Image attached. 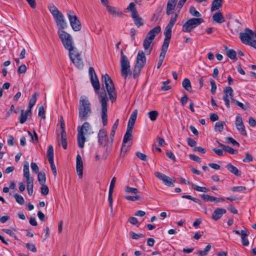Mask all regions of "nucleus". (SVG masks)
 Masks as SVG:
<instances>
[{
    "label": "nucleus",
    "mask_w": 256,
    "mask_h": 256,
    "mask_svg": "<svg viewBox=\"0 0 256 256\" xmlns=\"http://www.w3.org/2000/svg\"><path fill=\"white\" fill-rule=\"evenodd\" d=\"M131 17L133 19L134 24L138 28H139L140 26L144 25V20L138 14L133 15V16H131Z\"/></svg>",
    "instance_id": "b1692460"
},
{
    "label": "nucleus",
    "mask_w": 256,
    "mask_h": 256,
    "mask_svg": "<svg viewBox=\"0 0 256 256\" xmlns=\"http://www.w3.org/2000/svg\"><path fill=\"white\" fill-rule=\"evenodd\" d=\"M183 88L188 92L192 91V85L190 80L188 78H184L182 82Z\"/></svg>",
    "instance_id": "bb28decb"
},
{
    "label": "nucleus",
    "mask_w": 256,
    "mask_h": 256,
    "mask_svg": "<svg viewBox=\"0 0 256 256\" xmlns=\"http://www.w3.org/2000/svg\"><path fill=\"white\" fill-rule=\"evenodd\" d=\"M204 22V20L201 18H191L183 24L182 31L184 32H190Z\"/></svg>",
    "instance_id": "9d476101"
},
{
    "label": "nucleus",
    "mask_w": 256,
    "mask_h": 256,
    "mask_svg": "<svg viewBox=\"0 0 256 256\" xmlns=\"http://www.w3.org/2000/svg\"><path fill=\"white\" fill-rule=\"evenodd\" d=\"M148 115L150 120L152 121H154L158 118V112L156 110L150 111L148 112Z\"/></svg>",
    "instance_id": "79ce46f5"
},
{
    "label": "nucleus",
    "mask_w": 256,
    "mask_h": 256,
    "mask_svg": "<svg viewBox=\"0 0 256 256\" xmlns=\"http://www.w3.org/2000/svg\"><path fill=\"white\" fill-rule=\"evenodd\" d=\"M69 56L71 60L78 68H82L83 66V63L80 54L76 50H74L69 52Z\"/></svg>",
    "instance_id": "4468645a"
},
{
    "label": "nucleus",
    "mask_w": 256,
    "mask_h": 256,
    "mask_svg": "<svg viewBox=\"0 0 256 256\" xmlns=\"http://www.w3.org/2000/svg\"><path fill=\"white\" fill-rule=\"evenodd\" d=\"M136 156L137 157L142 160H146V156L145 154H144L140 152H136Z\"/></svg>",
    "instance_id": "338daca9"
},
{
    "label": "nucleus",
    "mask_w": 256,
    "mask_h": 256,
    "mask_svg": "<svg viewBox=\"0 0 256 256\" xmlns=\"http://www.w3.org/2000/svg\"><path fill=\"white\" fill-rule=\"evenodd\" d=\"M61 143L62 148L66 150L67 148L66 134L65 130L61 132Z\"/></svg>",
    "instance_id": "cd10ccee"
},
{
    "label": "nucleus",
    "mask_w": 256,
    "mask_h": 256,
    "mask_svg": "<svg viewBox=\"0 0 256 256\" xmlns=\"http://www.w3.org/2000/svg\"><path fill=\"white\" fill-rule=\"evenodd\" d=\"M176 5V3L170 2V1H168L166 10V13L168 15H170L173 13L172 10L174 9Z\"/></svg>",
    "instance_id": "7c9ffc66"
},
{
    "label": "nucleus",
    "mask_w": 256,
    "mask_h": 256,
    "mask_svg": "<svg viewBox=\"0 0 256 256\" xmlns=\"http://www.w3.org/2000/svg\"><path fill=\"white\" fill-rule=\"evenodd\" d=\"M222 0H214L211 6V11L214 12L218 10L222 6Z\"/></svg>",
    "instance_id": "393cba45"
},
{
    "label": "nucleus",
    "mask_w": 256,
    "mask_h": 256,
    "mask_svg": "<svg viewBox=\"0 0 256 256\" xmlns=\"http://www.w3.org/2000/svg\"><path fill=\"white\" fill-rule=\"evenodd\" d=\"M24 176L26 178V188L28 195L31 196L33 194V178L30 177L29 171V164L28 162H25L24 164Z\"/></svg>",
    "instance_id": "9b49d317"
},
{
    "label": "nucleus",
    "mask_w": 256,
    "mask_h": 256,
    "mask_svg": "<svg viewBox=\"0 0 256 256\" xmlns=\"http://www.w3.org/2000/svg\"><path fill=\"white\" fill-rule=\"evenodd\" d=\"M218 145L223 148V150L226 152H228L230 154H234L236 152V150H234L233 148L230 147L228 146L223 144L219 142H218Z\"/></svg>",
    "instance_id": "473e14b6"
},
{
    "label": "nucleus",
    "mask_w": 256,
    "mask_h": 256,
    "mask_svg": "<svg viewBox=\"0 0 256 256\" xmlns=\"http://www.w3.org/2000/svg\"><path fill=\"white\" fill-rule=\"evenodd\" d=\"M47 156L48 161L54 160V148L52 145H50L48 147Z\"/></svg>",
    "instance_id": "72a5a7b5"
},
{
    "label": "nucleus",
    "mask_w": 256,
    "mask_h": 256,
    "mask_svg": "<svg viewBox=\"0 0 256 256\" xmlns=\"http://www.w3.org/2000/svg\"><path fill=\"white\" fill-rule=\"evenodd\" d=\"M125 192L128 193L137 194L138 192V190L136 188L126 186L125 188Z\"/></svg>",
    "instance_id": "8fccbe9b"
},
{
    "label": "nucleus",
    "mask_w": 256,
    "mask_h": 256,
    "mask_svg": "<svg viewBox=\"0 0 256 256\" xmlns=\"http://www.w3.org/2000/svg\"><path fill=\"white\" fill-rule=\"evenodd\" d=\"M38 179L40 185H43V184H45L46 180L45 173L44 172H39L38 176Z\"/></svg>",
    "instance_id": "f704fd0d"
},
{
    "label": "nucleus",
    "mask_w": 256,
    "mask_h": 256,
    "mask_svg": "<svg viewBox=\"0 0 256 256\" xmlns=\"http://www.w3.org/2000/svg\"><path fill=\"white\" fill-rule=\"evenodd\" d=\"M128 222L132 224L136 225L137 226H138L140 224V223L138 221V219L135 217H130Z\"/></svg>",
    "instance_id": "6e6d98bb"
},
{
    "label": "nucleus",
    "mask_w": 256,
    "mask_h": 256,
    "mask_svg": "<svg viewBox=\"0 0 256 256\" xmlns=\"http://www.w3.org/2000/svg\"><path fill=\"white\" fill-rule=\"evenodd\" d=\"M146 63V57L144 52L140 50L136 56V62L133 70L132 75L134 79L138 77L142 68Z\"/></svg>",
    "instance_id": "6e6552de"
},
{
    "label": "nucleus",
    "mask_w": 256,
    "mask_h": 256,
    "mask_svg": "<svg viewBox=\"0 0 256 256\" xmlns=\"http://www.w3.org/2000/svg\"><path fill=\"white\" fill-rule=\"evenodd\" d=\"M48 10L52 15L58 30H63L67 27L66 22L63 14L53 4L48 6Z\"/></svg>",
    "instance_id": "20e7f679"
},
{
    "label": "nucleus",
    "mask_w": 256,
    "mask_h": 256,
    "mask_svg": "<svg viewBox=\"0 0 256 256\" xmlns=\"http://www.w3.org/2000/svg\"><path fill=\"white\" fill-rule=\"evenodd\" d=\"M228 56L232 60L235 59L236 56V53L235 50L232 49L228 50L226 52Z\"/></svg>",
    "instance_id": "a18cd8bd"
},
{
    "label": "nucleus",
    "mask_w": 256,
    "mask_h": 256,
    "mask_svg": "<svg viewBox=\"0 0 256 256\" xmlns=\"http://www.w3.org/2000/svg\"><path fill=\"white\" fill-rule=\"evenodd\" d=\"M200 196L204 200L207 202H214L216 199V197L210 196L206 194H202Z\"/></svg>",
    "instance_id": "ea45409f"
},
{
    "label": "nucleus",
    "mask_w": 256,
    "mask_h": 256,
    "mask_svg": "<svg viewBox=\"0 0 256 256\" xmlns=\"http://www.w3.org/2000/svg\"><path fill=\"white\" fill-rule=\"evenodd\" d=\"M106 8L108 12L114 16H121L122 15V13L116 7L106 5Z\"/></svg>",
    "instance_id": "412c9836"
},
{
    "label": "nucleus",
    "mask_w": 256,
    "mask_h": 256,
    "mask_svg": "<svg viewBox=\"0 0 256 256\" xmlns=\"http://www.w3.org/2000/svg\"><path fill=\"white\" fill-rule=\"evenodd\" d=\"M225 122L222 121H219L216 123L214 126V130L216 132H222L224 130V127L225 125Z\"/></svg>",
    "instance_id": "c85d7f7f"
},
{
    "label": "nucleus",
    "mask_w": 256,
    "mask_h": 256,
    "mask_svg": "<svg viewBox=\"0 0 256 256\" xmlns=\"http://www.w3.org/2000/svg\"><path fill=\"white\" fill-rule=\"evenodd\" d=\"M127 10L131 12V16H133V15L138 14V12L136 8V4L134 2L130 4L129 6L127 8Z\"/></svg>",
    "instance_id": "4c0bfd02"
},
{
    "label": "nucleus",
    "mask_w": 256,
    "mask_h": 256,
    "mask_svg": "<svg viewBox=\"0 0 256 256\" xmlns=\"http://www.w3.org/2000/svg\"><path fill=\"white\" fill-rule=\"evenodd\" d=\"M132 139V134L126 133L122 140L124 144H126L128 140Z\"/></svg>",
    "instance_id": "13d9d810"
},
{
    "label": "nucleus",
    "mask_w": 256,
    "mask_h": 256,
    "mask_svg": "<svg viewBox=\"0 0 256 256\" xmlns=\"http://www.w3.org/2000/svg\"><path fill=\"white\" fill-rule=\"evenodd\" d=\"M154 175L156 177L162 180L165 185L168 186H174L172 182H175V180H172L169 176L158 172H155Z\"/></svg>",
    "instance_id": "dca6fc26"
},
{
    "label": "nucleus",
    "mask_w": 256,
    "mask_h": 256,
    "mask_svg": "<svg viewBox=\"0 0 256 256\" xmlns=\"http://www.w3.org/2000/svg\"><path fill=\"white\" fill-rule=\"evenodd\" d=\"M90 129V125L88 122H84L81 127L78 126V130H82L84 134L88 132Z\"/></svg>",
    "instance_id": "a19ab883"
},
{
    "label": "nucleus",
    "mask_w": 256,
    "mask_h": 256,
    "mask_svg": "<svg viewBox=\"0 0 256 256\" xmlns=\"http://www.w3.org/2000/svg\"><path fill=\"white\" fill-rule=\"evenodd\" d=\"M137 114H138V110H135L132 112V114L130 116V118L128 120V125L134 126V123H135V121L136 119Z\"/></svg>",
    "instance_id": "a878e982"
},
{
    "label": "nucleus",
    "mask_w": 256,
    "mask_h": 256,
    "mask_svg": "<svg viewBox=\"0 0 256 256\" xmlns=\"http://www.w3.org/2000/svg\"><path fill=\"white\" fill-rule=\"evenodd\" d=\"M68 16L73 30L76 32L80 31L81 30L82 26L78 17L73 12L70 10L68 12Z\"/></svg>",
    "instance_id": "ddd939ff"
},
{
    "label": "nucleus",
    "mask_w": 256,
    "mask_h": 256,
    "mask_svg": "<svg viewBox=\"0 0 256 256\" xmlns=\"http://www.w3.org/2000/svg\"><path fill=\"white\" fill-rule=\"evenodd\" d=\"M102 81L105 84V87L112 102L116 99V92L113 82L108 74H106L102 76Z\"/></svg>",
    "instance_id": "423d86ee"
},
{
    "label": "nucleus",
    "mask_w": 256,
    "mask_h": 256,
    "mask_svg": "<svg viewBox=\"0 0 256 256\" xmlns=\"http://www.w3.org/2000/svg\"><path fill=\"white\" fill-rule=\"evenodd\" d=\"M246 190V188L242 186H234L232 188V190L234 192L243 191Z\"/></svg>",
    "instance_id": "e2e57ef3"
},
{
    "label": "nucleus",
    "mask_w": 256,
    "mask_h": 256,
    "mask_svg": "<svg viewBox=\"0 0 256 256\" xmlns=\"http://www.w3.org/2000/svg\"><path fill=\"white\" fill-rule=\"evenodd\" d=\"M189 12L192 16L196 17V18L201 16V14L193 6L190 7Z\"/></svg>",
    "instance_id": "58836bf2"
},
{
    "label": "nucleus",
    "mask_w": 256,
    "mask_h": 256,
    "mask_svg": "<svg viewBox=\"0 0 256 256\" xmlns=\"http://www.w3.org/2000/svg\"><path fill=\"white\" fill-rule=\"evenodd\" d=\"M38 96V93L37 92H35L34 94H33L32 96V98H30V99L29 101L28 104L32 106H34L36 102L37 97Z\"/></svg>",
    "instance_id": "de8ad7c7"
},
{
    "label": "nucleus",
    "mask_w": 256,
    "mask_h": 256,
    "mask_svg": "<svg viewBox=\"0 0 256 256\" xmlns=\"http://www.w3.org/2000/svg\"><path fill=\"white\" fill-rule=\"evenodd\" d=\"M118 120H116L114 124H113L112 130L110 134V136H112L113 138H114L116 130L118 128Z\"/></svg>",
    "instance_id": "37998d69"
},
{
    "label": "nucleus",
    "mask_w": 256,
    "mask_h": 256,
    "mask_svg": "<svg viewBox=\"0 0 256 256\" xmlns=\"http://www.w3.org/2000/svg\"><path fill=\"white\" fill-rule=\"evenodd\" d=\"M226 210L222 208H216L212 214V218L214 220L220 219L222 215L226 213Z\"/></svg>",
    "instance_id": "a211bd4d"
},
{
    "label": "nucleus",
    "mask_w": 256,
    "mask_h": 256,
    "mask_svg": "<svg viewBox=\"0 0 256 256\" xmlns=\"http://www.w3.org/2000/svg\"><path fill=\"white\" fill-rule=\"evenodd\" d=\"M120 53V66L121 76L122 77L124 78V80H126L132 74V72L130 69V62L128 60V58L124 54L123 50H121Z\"/></svg>",
    "instance_id": "39448f33"
},
{
    "label": "nucleus",
    "mask_w": 256,
    "mask_h": 256,
    "mask_svg": "<svg viewBox=\"0 0 256 256\" xmlns=\"http://www.w3.org/2000/svg\"><path fill=\"white\" fill-rule=\"evenodd\" d=\"M26 246L28 250L32 252H35L37 250L35 246L32 244L26 243Z\"/></svg>",
    "instance_id": "5fc2aeb1"
},
{
    "label": "nucleus",
    "mask_w": 256,
    "mask_h": 256,
    "mask_svg": "<svg viewBox=\"0 0 256 256\" xmlns=\"http://www.w3.org/2000/svg\"><path fill=\"white\" fill-rule=\"evenodd\" d=\"M78 144L80 148H83L86 142L84 132L82 130H78Z\"/></svg>",
    "instance_id": "6ab92c4d"
},
{
    "label": "nucleus",
    "mask_w": 256,
    "mask_h": 256,
    "mask_svg": "<svg viewBox=\"0 0 256 256\" xmlns=\"http://www.w3.org/2000/svg\"><path fill=\"white\" fill-rule=\"evenodd\" d=\"M212 248L211 244H208L204 250H198V254L200 256H205L208 254V252Z\"/></svg>",
    "instance_id": "c9c22d12"
},
{
    "label": "nucleus",
    "mask_w": 256,
    "mask_h": 256,
    "mask_svg": "<svg viewBox=\"0 0 256 256\" xmlns=\"http://www.w3.org/2000/svg\"><path fill=\"white\" fill-rule=\"evenodd\" d=\"M29 114L26 112V111H24V110H22L20 111V122L21 124L24 123L26 120H27L28 116H30Z\"/></svg>",
    "instance_id": "c756f323"
},
{
    "label": "nucleus",
    "mask_w": 256,
    "mask_h": 256,
    "mask_svg": "<svg viewBox=\"0 0 256 256\" xmlns=\"http://www.w3.org/2000/svg\"><path fill=\"white\" fill-rule=\"evenodd\" d=\"M210 83L211 85V92L214 94L216 93V84L215 81L213 79L210 80Z\"/></svg>",
    "instance_id": "864d4df0"
},
{
    "label": "nucleus",
    "mask_w": 256,
    "mask_h": 256,
    "mask_svg": "<svg viewBox=\"0 0 256 256\" xmlns=\"http://www.w3.org/2000/svg\"><path fill=\"white\" fill-rule=\"evenodd\" d=\"M226 167L228 171L234 174L236 176H241L240 171L239 170L236 166H233L231 163L228 164Z\"/></svg>",
    "instance_id": "4be33fe9"
},
{
    "label": "nucleus",
    "mask_w": 256,
    "mask_h": 256,
    "mask_svg": "<svg viewBox=\"0 0 256 256\" xmlns=\"http://www.w3.org/2000/svg\"><path fill=\"white\" fill-rule=\"evenodd\" d=\"M124 198L130 201H136L140 199V196L138 195H136L135 196H124Z\"/></svg>",
    "instance_id": "3c124183"
},
{
    "label": "nucleus",
    "mask_w": 256,
    "mask_h": 256,
    "mask_svg": "<svg viewBox=\"0 0 256 256\" xmlns=\"http://www.w3.org/2000/svg\"><path fill=\"white\" fill-rule=\"evenodd\" d=\"M130 146V145L126 146V144H124L122 142V145L121 148L120 155L122 156L124 153H124H126L128 150Z\"/></svg>",
    "instance_id": "4d7b16f0"
},
{
    "label": "nucleus",
    "mask_w": 256,
    "mask_h": 256,
    "mask_svg": "<svg viewBox=\"0 0 256 256\" xmlns=\"http://www.w3.org/2000/svg\"><path fill=\"white\" fill-rule=\"evenodd\" d=\"M88 72L92 86L95 90V92L98 95L101 102L102 122L103 125L105 126L108 124L106 94L104 90L102 92L98 91L100 88V84L95 70L92 67L89 68Z\"/></svg>",
    "instance_id": "f257e3e1"
},
{
    "label": "nucleus",
    "mask_w": 256,
    "mask_h": 256,
    "mask_svg": "<svg viewBox=\"0 0 256 256\" xmlns=\"http://www.w3.org/2000/svg\"><path fill=\"white\" fill-rule=\"evenodd\" d=\"M91 104L85 96L80 97L78 106V118L80 121L86 120L92 114Z\"/></svg>",
    "instance_id": "f03ea898"
},
{
    "label": "nucleus",
    "mask_w": 256,
    "mask_h": 256,
    "mask_svg": "<svg viewBox=\"0 0 256 256\" xmlns=\"http://www.w3.org/2000/svg\"><path fill=\"white\" fill-rule=\"evenodd\" d=\"M161 28L160 26H157L152 29L146 34L143 42V47L147 54H150L152 49V42L156 36L160 32Z\"/></svg>",
    "instance_id": "7ed1b4c3"
},
{
    "label": "nucleus",
    "mask_w": 256,
    "mask_h": 256,
    "mask_svg": "<svg viewBox=\"0 0 256 256\" xmlns=\"http://www.w3.org/2000/svg\"><path fill=\"white\" fill-rule=\"evenodd\" d=\"M38 116L45 118L44 110L42 106H40L38 108Z\"/></svg>",
    "instance_id": "69168bd1"
},
{
    "label": "nucleus",
    "mask_w": 256,
    "mask_h": 256,
    "mask_svg": "<svg viewBox=\"0 0 256 256\" xmlns=\"http://www.w3.org/2000/svg\"><path fill=\"white\" fill-rule=\"evenodd\" d=\"M41 193L44 196H46L48 194L49 190L48 186L45 184L41 185Z\"/></svg>",
    "instance_id": "603ef678"
},
{
    "label": "nucleus",
    "mask_w": 256,
    "mask_h": 256,
    "mask_svg": "<svg viewBox=\"0 0 256 256\" xmlns=\"http://www.w3.org/2000/svg\"><path fill=\"white\" fill-rule=\"evenodd\" d=\"M172 26H166L165 28L164 34L165 36V38L164 40V43L168 44H170V40L172 37Z\"/></svg>",
    "instance_id": "aec40b11"
},
{
    "label": "nucleus",
    "mask_w": 256,
    "mask_h": 256,
    "mask_svg": "<svg viewBox=\"0 0 256 256\" xmlns=\"http://www.w3.org/2000/svg\"><path fill=\"white\" fill-rule=\"evenodd\" d=\"M31 168L32 172L36 174H37L38 172L39 168L36 162H32L31 163Z\"/></svg>",
    "instance_id": "bf43d9fd"
},
{
    "label": "nucleus",
    "mask_w": 256,
    "mask_h": 256,
    "mask_svg": "<svg viewBox=\"0 0 256 256\" xmlns=\"http://www.w3.org/2000/svg\"><path fill=\"white\" fill-rule=\"evenodd\" d=\"M187 142H188V144L191 147H194L196 144V140H193L191 138H187Z\"/></svg>",
    "instance_id": "774afa93"
},
{
    "label": "nucleus",
    "mask_w": 256,
    "mask_h": 256,
    "mask_svg": "<svg viewBox=\"0 0 256 256\" xmlns=\"http://www.w3.org/2000/svg\"><path fill=\"white\" fill-rule=\"evenodd\" d=\"M49 162V163L50 165V168H51V169H52V174H54V176H56V174H57V171H56V167L54 164V160H52V161H48Z\"/></svg>",
    "instance_id": "680f3d73"
},
{
    "label": "nucleus",
    "mask_w": 256,
    "mask_h": 256,
    "mask_svg": "<svg viewBox=\"0 0 256 256\" xmlns=\"http://www.w3.org/2000/svg\"><path fill=\"white\" fill-rule=\"evenodd\" d=\"M178 12L176 13L175 14L174 16H172L170 21L169 23L168 24V26L173 27V26H174V24L176 23V21L177 18H178Z\"/></svg>",
    "instance_id": "09e8293b"
},
{
    "label": "nucleus",
    "mask_w": 256,
    "mask_h": 256,
    "mask_svg": "<svg viewBox=\"0 0 256 256\" xmlns=\"http://www.w3.org/2000/svg\"><path fill=\"white\" fill-rule=\"evenodd\" d=\"M192 188L196 191L200 192H207L210 190L206 187L200 186L194 184H192Z\"/></svg>",
    "instance_id": "e433bc0d"
},
{
    "label": "nucleus",
    "mask_w": 256,
    "mask_h": 256,
    "mask_svg": "<svg viewBox=\"0 0 256 256\" xmlns=\"http://www.w3.org/2000/svg\"><path fill=\"white\" fill-rule=\"evenodd\" d=\"M98 142L102 146H106V151H108L111 148L114 141V138L108 137L107 132L104 129L100 130L98 134Z\"/></svg>",
    "instance_id": "1a4fd4ad"
},
{
    "label": "nucleus",
    "mask_w": 256,
    "mask_h": 256,
    "mask_svg": "<svg viewBox=\"0 0 256 256\" xmlns=\"http://www.w3.org/2000/svg\"><path fill=\"white\" fill-rule=\"evenodd\" d=\"M26 67L25 64H22L20 65L18 70V72L20 74H24L26 72Z\"/></svg>",
    "instance_id": "052dcab7"
},
{
    "label": "nucleus",
    "mask_w": 256,
    "mask_h": 256,
    "mask_svg": "<svg viewBox=\"0 0 256 256\" xmlns=\"http://www.w3.org/2000/svg\"><path fill=\"white\" fill-rule=\"evenodd\" d=\"M168 46H169L168 44L163 43V44H162V50H161V52H160V59H161L162 60H164V58L166 56V51L168 48Z\"/></svg>",
    "instance_id": "2f4dec72"
},
{
    "label": "nucleus",
    "mask_w": 256,
    "mask_h": 256,
    "mask_svg": "<svg viewBox=\"0 0 256 256\" xmlns=\"http://www.w3.org/2000/svg\"><path fill=\"white\" fill-rule=\"evenodd\" d=\"M224 95L223 96V100L225 104L228 108H230V100L234 98V91L232 88L230 86H226L224 90Z\"/></svg>",
    "instance_id": "2eb2a0df"
},
{
    "label": "nucleus",
    "mask_w": 256,
    "mask_h": 256,
    "mask_svg": "<svg viewBox=\"0 0 256 256\" xmlns=\"http://www.w3.org/2000/svg\"><path fill=\"white\" fill-rule=\"evenodd\" d=\"M246 157L242 160L244 162H250L252 161V156L249 153H246Z\"/></svg>",
    "instance_id": "0e129e2a"
},
{
    "label": "nucleus",
    "mask_w": 256,
    "mask_h": 256,
    "mask_svg": "<svg viewBox=\"0 0 256 256\" xmlns=\"http://www.w3.org/2000/svg\"><path fill=\"white\" fill-rule=\"evenodd\" d=\"M213 20L218 24H222L224 22V18L221 12L220 11L215 13L212 16Z\"/></svg>",
    "instance_id": "5701e85b"
},
{
    "label": "nucleus",
    "mask_w": 256,
    "mask_h": 256,
    "mask_svg": "<svg viewBox=\"0 0 256 256\" xmlns=\"http://www.w3.org/2000/svg\"><path fill=\"white\" fill-rule=\"evenodd\" d=\"M240 38L243 44L248 45L253 39H256V32L247 28L244 32L240 34Z\"/></svg>",
    "instance_id": "f8f14e48"
},
{
    "label": "nucleus",
    "mask_w": 256,
    "mask_h": 256,
    "mask_svg": "<svg viewBox=\"0 0 256 256\" xmlns=\"http://www.w3.org/2000/svg\"><path fill=\"white\" fill-rule=\"evenodd\" d=\"M238 130L241 133L242 135L246 136L247 133L245 130V127L244 124L236 126Z\"/></svg>",
    "instance_id": "c03bdc74"
},
{
    "label": "nucleus",
    "mask_w": 256,
    "mask_h": 256,
    "mask_svg": "<svg viewBox=\"0 0 256 256\" xmlns=\"http://www.w3.org/2000/svg\"><path fill=\"white\" fill-rule=\"evenodd\" d=\"M76 169L78 176L80 178L83 176V162L80 156L78 154L76 158Z\"/></svg>",
    "instance_id": "f3484780"
},
{
    "label": "nucleus",
    "mask_w": 256,
    "mask_h": 256,
    "mask_svg": "<svg viewBox=\"0 0 256 256\" xmlns=\"http://www.w3.org/2000/svg\"><path fill=\"white\" fill-rule=\"evenodd\" d=\"M14 198L16 199V202L20 204H23L24 202V200L23 197L18 194L14 195Z\"/></svg>",
    "instance_id": "49530a36"
},
{
    "label": "nucleus",
    "mask_w": 256,
    "mask_h": 256,
    "mask_svg": "<svg viewBox=\"0 0 256 256\" xmlns=\"http://www.w3.org/2000/svg\"><path fill=\"white\" fill-rule=\"evenodd\" d=\"M58 33L64 48L68 50L69 52L72 51L74 50V46L72 36L69 34L62 30H58Z\"/></svg>",
    "instance_id": "0eeeda50"
}]
</instances>
